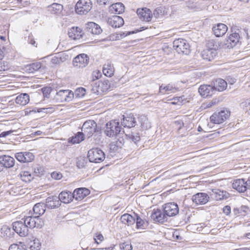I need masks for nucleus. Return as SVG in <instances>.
<instances>
[{"instance_id": "ea45409f", "label": "nucleus", "mask_w": 250, "mask_h": 250, "mask_svg": "<svg viewBox=\"0 0 250 250\" xmlns=\"http://www.w3.org/2000/svg\"><path fill=\"white\" fill-rule=\"evenodd\" d=\"M85 135L83 132H79L74 136L72 137L71 142L73 144H79L84 140Z\"/></svg>"}, {"instance_id": "2f4dec72", "label": "nucleus", "mask_w": 250, "mask_h": 250, "mask_svg": "<svg viewBox=\"0 0 250 250\" xmlns=\"http://www.w3.org/2000/svg\"><path fill=\"white\" fill-rule=\"evenodd\" d=\"M63 6L59 3H54L48 7V10L51 14L60 15L63 10Z\"/></svg>"}, {"instance_id": "423d86ee", "label": "nucleus", "mask_w": 250, "mask_h": 250, "mask_svg": "<svg viewBox=\"0 0 250 250\" xmlns=\"http://www.w3.org/2000/svg\"><path fill=\"white\" fill-rule=\"evenodd\" d=\"M173 47L178 53L188 54L189 53V45L187 41L178 39L173 42Z\"/></svg>"}, {"instance_id": "603ef678", "label": "nucleus", "mask_w": 250, "mask_h": 250, "mask_svg": "<svg viewBox=\"0 0 250 250\" xmlns=\"http://www.w3.org/2000/svg\"><path fill=\"white\" fill-rule=\"evenodd\" d=\"M62 177L61 173L60 172H53L51 173V177L55 180H60Z\"/></svg>"}, {"instance_id": "20e7f679", "label": "nucleus", "mask_w": 250, "mask_h": 250, "mask_svg": "<svg viewBox=\"0 0 250 250\" xmlns=\"http://www.w3.org/2000/svg\"><path fill=\"white\" fill-rule=\"evenodd\" d=\"M90 0H79L75 5L76 12L79 15H86L92 8Z\"/></svg>"}, {"instance_id": "39448f33", "label": "nucleus", "mask_w": 250, "mask_h": 250, "mask_svg": "<svg viewBox=\"0 0 250 250\" xmlns=\"http://www.w3.org/2000/svg\"><path fill=\"white\" fill-rule=\"evenodd\" d=\"M230 112L227 109H223L214 113L210 117V121L216 124H220L225 122L229 116Z\"/></svg>"}, {"instance_id": "b1692460", "label": "nucleus", "mask_w": 250, "mask_h": 250, "mask_svg": "<svg viewBox=\"0 0 250 250\" xmlns=\"http://www.w3.org/2000/svg\"><path fill=\"white\" fill-rule=\"evenodd\" d=\"M245 179H238L233 181L232 188L239 192H244L246 191Z\"/></svg>"}, {"instance_id": "864d4df0", "label": "nucleus", "mask_w": 250, "mask_h": 250, "mask_svg": "<svg viewBox=\"0 0 250 250\" xmlns=\"http://www.w3.org/2000/svg\"><path fill=\"white\" fill-rule=\"evenodd\" d=\"M130 138L135 143H137L140 140V137L138 133H132Z\"/></svg>"}, {"instance_id": "58836bf2", "label": "nucleus", "mask_w": 250, "mask_h": 250, "mask_svg": "<svg viewBox=\"0 0 250 250\" xmlns=\"http://www.w3.org/2000/svg\"><path fill=\"white\" fill-rule=\"evenodd\" d=\"M201 55L203 59L210 61L214 58V56H216V52L207 49H205L202 52Z\"/></svg>"}, {"instance_id": "ddd939ff", "label": "nucleus", "mask_w": 250, "mask_h": 250, "mask_svg": "<svg viewBox=\"0 0 250 250\" xmlns=\"http://www.w3.org/2000/svg\"><path fill=\"white\" fill-rule=\"evenodd\" d=\"M209 197L208 194L204 192H199L192 197V200L197 205L206 204L209 201Z\"/></svg>"}, {"instance_id": "5701e85b", "label": "nucleus", "mask_w": 250, "mask_h": 250, "mask_svg": "<svg viewBox=\"0 0 250 250\" xmlns=\"http://www.w3.org/2000/svg\"><path fill=\"white\" fill-rule=\"evenodd\" d=\"M68 35L72 39L77 40L83 37V33L81 28L73 27L69 30Z\"/></svg>"}, {"instance_id": "3c124183", "label": "nucleus", "mask_w": 250, "mask_h": 250, "mask_svg": "<svg viewBox=\"0 0 250 250\" xmlns=\"http://www.w3.org/2000/svg\"><path fill=\"white\" fill-rule=\"evenodd\" d=\"M62 62V59L57 56H54L51 59V62L53 64H59Z\"/></svg>"}, {"instance_id": "680f3d73", "label": "nucleus", "mask_w": 250, "mask_h": 250, "mask_svg": "<svg viewBox=\"0 0 250 250\" xmlns=\"http://www.w3.org/2000/svg\"><path fill=\"white\" fill-rule=\"evenodd\" d=\"M100 4H109L110 3V0H98Z\"/></svg>"}, {"instance_id": "774afa93", "label": "nucleus", "mask_w": 250, "mask_h": 250, "mask_svg": "<svg viewBox=\"0 0 250 250\" xmlns=\"http://www.w3.org/2000/svg\"><path fill=\"white\" fill-rule=\"evenodd\" d=\"M4 57V52L0 48V60H2Z\"/></svg>"}, {"instance_id": "0eeeda50", "label": "nucleus", "mask_w": 250, "mask_h": 250, "mask_svg": "<svg viewBox=\"0 0 250 250\" xmlns=\"http://www.w3.org/2000/svg\"><path fill=\"white\" fill-rule=\"evenodd\" d=\"M97 124L93 120L85 121L82 127V130L83 134L87 138H90L96 131Z\"/></svg>"}, {"instance_id": "69168bd1", "label": "nucleus", "mask_w": 250, "mask_h": 250, "mask_svg": "<svg viewBox=\"0 0 250 250\" xmlns=\"http://www.w3.org/2000/svg\"><path fill=\"white\" fill-rule=\"evenodd\" d=\"M100 73L98 72H94L93 73V76H95V79H93V80H95V79L97 80V79H98L99 78V76H100Z\"/></svg>"}, {"instance_id": "0e129e2a", "label": "nucleus", "mask_w": 250, "mask_h": 250, "mask_svg": "<svg viewBox=\"0 0 250 250\" xmlns=\"http://www.w3.org/2000/svg\"><path fill=\"white\" fill-rule=\"evenodd\" d=\"M34 172L37 175H39L42 172V168L41 167H38L37 168H35Z\"/></svg>"}, {"instance_id": "6ab92c4d", "label": "nucleus", "mask_w": 250, "mask_h": 250, "mask_svg": "<svg viewBox=\"0 0 250 250\" xmlns=\"http://www.w3.org/2000/svg\"><path fill=\"white\" fill-rule=\"evenodd\" d=\"M15 161L14 158L9 155H1L0 156V164L4 167L11 168L15 165Z\"/></svg>"}, {"instance_id": "c85d7f7f", "label": "nucleus", "mask_w": 250, "mask_h": 250, "mask_svg": "<svg viewBox=\"0 0 250 250\" xmlns=\"http://www.w3.org/2000/svg\"><path fill=\"white\" fill-rule=\"evenodd\" d=\"M121 123L125 127L130 128L135 126L136 122L133 115L130 114L124 117Z\"/></svg>"}, {"instance_id": "393cba45", "label": "nucleus", "mask_w": 250, "mask_h": 250, "mask_svg": "<svg viewBox=\"0 0 250 250\" xmlns=\"http://www.w3.org/2000/svg\"><path fill=\"white\" fill-rule=\"evenodd\" d=\"M60 202L67 204L73 200V193L69 191H63L61 192L58 197Z\"/></svg>"}, {"instance_id": "f03ea898", "label": "nucleus", "mask_w": 250, "mask_h": 250, "mask_svg": "<svg viewBox=\"0 0 250 250\" xmlns=\"http://www.w3.org/2000/svg\"><path fill=\"white\" fill-rule=\"evenodd\" d=\"M121 130L119 122L111 121L106 123L104 133L106 136L113 137L119 134Z\"/></svg>"}, {"instance_id": "7ed1b4c3", "label": "nucleus", "mask_w": 250, "mask_h": 250, "mask_svg": "<svg viewBox=\"0 0 250 250\" xmlns=\"http://www.w3.org/2000/svg\"><path fill=\"white\" fill-rule=\"evenodd\" d=\"M87 157L90 162L98 163L104 160L105 154L98 148H92L88 151Z\"/></svg>"}, {"instance_id": "79ce46f5", "label": "nucleus", "mask_w": 250, "mask_h": 250, "mask_svg": "<svg viewBox=\"0 0 250 250\" xmlns=\"http://www.w3.org/2000/svg\"><path fill=\"white\" fill-rule=\"evenodd\" d=\"M22 187L19 184L13 186L10 189V194L13 195L21 194L23 193Z\"/></svg>"}, {"instance_id": "4d7b16f0", "label": "nucleus", "mask_w": 250, "mask_h": 250, "mask_svg": "<svg viewBox=\"0 0 250 250\" xmlns=\"http://www.w3.org/2000/svg\"><path fill=\"white\" fill-rule=\"evenodd\" d=\"M223 211L226 215H229L231 212V208L229 206H226L223 208Z\"/></svg>"}, {"instance_id": "a878e982", "label": "nucleus", "mask_w": 250, "mask_h": 250, "mask_svg": "<svg viewBox=\"0 0 250 250\" xmlns=\"http://www.w3.org/2000/svg\"><path fill=\"white\" fill-rule=\"evenodd\" d=\"M46 208L49 209H54L58 208L61 203L57 197H48L46 200Z\"/></svg>"}, {"instance_id": "6e6552de", "label": "nucleus", "mask_w": 250, "mask_h": 250, "mask_svg": "<svg viewBox=\"0 0 250 250\" xmlns=\"http://www.w3.org/2000/svg\"><path fill=\"white\" fill-rule=\"evenodd\" d=\"M240 39V36L238 33H233L231 34L224 42L223 46L225 48H232L234 47L238 42Z\"/></svg>"}, {"instance_id": "338daca9", "label": "nucleus", "mask_w": 250, "mask_h": 250, "mask_svg": "<svg viewBox=\"0 0 250 250\" xmlns=\"http://www.w3.org/2000/svg\"><path fill=\"white\" fill-rule=\"evenodd\" d=\"M245 183H246L245 186L246 187V190L247 189H250V180H248L247 181L245 180Z\"/></svg>"}, {"instance_id": "4be33fe9", "label": "nucleus", "mask_w": 250, "mask_h": 250, "mask_svg": "<svg viewBox=\"0 0 250 250\" xmlns=\"http://www.w3.org/2000/svg\"><path fill=\"white\" fill-rule=\"evenodd\" d=\"M212 195L216 200L219 201L227 199L229 197V194L225 190H222L220 189H212Z\"/></svg>"}, {"instance_id": "a18cd8bd", "label": "nucleus", "mask_w": 250, "mask_h": 250, "mask_svg": "<svg viewBox=\"0 0 250 250\" xmlns=\"http://www.w3.org/2000/svg\"><path fill=\"white\" fill-rule=\"evenodd\" d=\"M42 64L41 62H37L33 63L28 66V70L29 72L33 73L34 71H37L41 67Z\"/></svg>"}, {"instance_id": "473e14b6", "label": "nucleus", "mask_w": 250, "mask_h": 250, "mask_svg": "<svg viewBox=\"0 0 250 250\" xmlns=\"http://www.w3.org/2000/svg\"><path fill=\"white\" fill-rule=\"evenodd\" d=\"M121 222L128 226H130L131 225H133L136 222L135 216H132L129 214H124L121 217Z\"/></svg>"}, {"instance_id": "aec40b11", "label": "nucleus", "mask_w": 250, "mask_h": 250, "mask_svg": "<svg viewBox=\"0 0 250 250\" xmlns=\"http://www.w3.org/2000/svg\"><path fill=\"white\" fill-rule=\"evenodd\" d=\"M73 193L74 198L77 201H81L90 193V191L86 188H81L75 189Z\"/></svg>"}, {"instance_id": "8fccbe9b", "label": "nucleus", "mask_w": 250, "mask_h": 250, "mask_svg": "<svg viewBox=\"0 0 250 250\" xmlns=\"http://www.w3.org/2000/svg\"><path fill=\"white\" fill-rule=\"evenodd\" d=\"M75 94L77 96L81 97L85 95V90L83 87H80L76 89L75 91Z\"/></svg>"}, {"instance_id": "37998d69", "label": "nucleus", "mask_w": 250, "mask_h": 250, "mask_svg": "<svg viewBox=\"0 0 250 250\" xmlns=\"http://www.w3.org/2000/svg\"><path fill=\"white\" fill-rule=\"evenodd\" d=\"M136 218V226L138 229H145L147 222L142 219L137 214L134 213Z\"/></svg>"}, {"instance_id": "dca6fc26", "label": "nucleus", "mask_w": 250, "mask_h": 250, "mask_svg": "<svg viewBox=\"0 0 250 250\" xmlns=\"http://www.w3.org/2000/svg\"><path fill=\"white\" fill-rule=\"evenodd\" d=\"M151 219L156 222L163 223L167 220L166 214L160 209H154L151 214Z\"/></svg>"}, {"instance_id": "7c9ffc66", "label": "nucleus", "mask_w": 250, "mask_h": 250, "mask_svg": "<svg viewBox=\"0 0 250 250\" xmlns=\"http://www.w3.org/2000/svg\"><path fill=\"white\" fill-rule=\"evenodd\" d=\"M46 205L43 203H39L35 204L33 208L34 214L37 215L35 217H38L44 214L46 209Z\"/></svg>"}, {"instance_id": "13d9d810", "label": "nucleus", "mask_w": 250, "mask_h": 250, "mask_svg": "<svg viewBox=\"0 0 250 250\" xmlns=\"http://www.w3.org/2000/svg\"><path fill=\"white\" fill-rule=\"evenodd\" d=\"M104 240V237L102 234H97L95 238H94V240L96 243L97 244H99V242L97 241V240H99L100 242L103 241Z\"/></svg>"}, {"instance_id": "de8ad7c7", "label": "nucleus", "mask_w": 250, "mask_h": 250, "mask_svg": "<svg viewBox=\"0 0 250 250\" xmlns=\"http://www.w3.org/2000/svg\"><path fill=\"white\" fill-rule=\"evenodd\" d=\"M41 244L39 242V240L35 239L31 242V244L30 246V249L31 250H39L40 249Z\"/></svg>"}, {"instance_id": "49530a36", "label": "nucleus", "mask_w": 250, "mask_h": 250, "mask_svg": "<svg viewBox=\"0 0 250 250\" xmlns=\"http://www.w3.org/2000/svg\"><path fill=\"white\" fill-rule=\"evenodd\" d=\"M207 46L208 47L207 49H209L215 52H216V50L218 48V45L215 42L212 40L208 42Z\"/></svg>"}, {"instance_id": "c756f323", "label": "nucleus", "mask_w": 250, "mask_h": 250, "mask_svg": "<svg viewBox=\"0 0 250 250\" xmlns=\"http://www.w3.org/2000/svg\"><path fill=\"white\" fill-rule=\"evenodd\" d=\"M227 87V82L222 79H217L213 81V87L215 91H223L226 89Z\"/></svg>"}, {"instance_id": "bf43d9fd", "label": "nucleus", "mask_w": 250, "mask_h": 250, "mask_svg": "<svg viewBox=\"0 0 250 250\" xmlns=\"http://www.w3.org/2000/svg\"><path fill=\"white\" fill-rule=\"evenodd\" d=\"M117 146L116 145L114 144V143L110 144V148H112L113 147V149H114L115 147H121V142L120 141L119 143L118 142H116Z\"/></svg>"}, {"instance_id": "412c9836", "label": "nucleus", "mask_w": 250, "mask_h": 250, "mask_svg": "<svg viewBox=\"0 0 250 250\" xmlns=\"http://www.w3.org/2000/svg\"><path fill=\"white\" fill-rule=\"evenodd\" d=\"M212 30L215 36L222 37L227 32L228 27L224 23H219L213 27Z\"/></svg>"}, {"instance_id": "a19ab883", "label": "nucleus", "mask_w": 250, "mask_h": 250, "mask_svg": "<svg viewBox=\"0 0 250 250\" xmlns=\"http://www.w3.org/2000/svg\"><path fill=\"white\" fill-rule=\"evenodd\" d=\"M20 176L21 180L26 183L30 182L33 179L32 175L28 171H21Z\"/></svg>"}, {"instance_id": "cd10ccee", "label": "nucleus", "mask_w": 250, "mask_h": 250, "mask_svg": "<svg viewBox=\"0 0 250 250\" xmlns=\"http://www.w3.org/2000/svg\"><path fill=\"white\" fill-rule=\"evenodd\" d=\"M109 11L112 14H120L124 12L125 6L121 2H117L110 5Z\"/></svg>"}, {"instance_id": "f704fd0d", "label": "nucleus", "mask_w": 250, "mask_h": 250, "mask_svg": "<svg viewBox=\"0 0 250 250\" xmlns=\"http://www.w3.org/2000/svg\"><path fill=\"white\" fill-rule=\"evenodd\" d=\"M14 232L11 229V228L6 226L3 225L2 226L0 230V235L4 238H10L13 237Z\"/></svg>"}, {"instance_id": "9d476101", "label": "nucleus", "mask_w": 250, "mask_h": 250, "mask_svg": "<svg viewBox=\"0 0 250 250\" xmlns=\"http://www.w3.org/2000/svg\"><path fill=\"white\" fill-rule=\"evenodd\" d=\"M110 87V84L108 80L99 81L96 83L92 88L94 93L97 94H102L107 91Z\"/></svg>"}, {"instance_id": "bb28decb", "label": "nucleus", "mask_w": 250, "mask_h": 250, "mask_svg": "<svg viewBox=\"0 0 250 250\" xmlns=\"http://www.w3.org/2000/svg\"><path fill=\"white\" fill-rule=\"evenodd\" d=\"M178 91V88L172 84H162L159 87V92L162 94H170Z\"/></svg>"}, {"instance_id": "2eb2a0df", "label": "nucleus", "mask_w": 250, "mask_h": 250, "mask_svg": "<svg viewBox=\"0 0 250 250\" xmlns=\"http://www.w3.org/2000/svg\"><path fill=\"white\" fill-rule=\"evenodd\" d=\"M137 14L139 18L142 21L148 22L151 20L152 18L151 10L146 7L138 9Z\"/></svg>"}, {"instance_id": "4c0bfd02", "label": "nucleus", "mask_w": 250, "mask_h": 250, "mask_svg": "<svg viewBox=\"0 0 250 250\" xmlns=\"http://www.w3.org/2000/svg\"><path fill=\"white\" fill-rule=\"evenodd\" d=\"M138 120L140 126L143 129H147L151 127L150 123L146 116L142 115L138 117Z\"/></svg>"}, {"instance_id": "f8f14e48", "label": "nucleus", "mask_w": 250, "mask_h": 250, "mask_svg": "<svg viewBox=\"0 0 250 250\" xmlns=\"http://www.w3.org/2000/svg\"><path fill=\"white\" fill-rule=\"evenodd\" d=\"M89 57L85 54H81L77 56L73 61L74 66L78 67H84L89 63Z\"/></svg>"}, {"instance_id": "e2e57ef3", "label": "nucleus", "mask_w": 250, "mask_h": 250, "mask_svg": "<svg viewBox=\"0 0 250 250\" xmlns=\"http://www.w3.org/2000/svg\"><path fill=\"white\" fill-rule=\"evenodd\" d=\"M123 249L124 250H131L132 248L131 244H124Z\"/></svg>"}, {"instance_id": "e433bc0d", "label": "nucleus", "mask_w": 250, "mask_h": 250, "mask_svg": "<svg viewBox=\"0 0 250 250\" xmlns=\"http://www.w3.org/2000/svg\"><path fill=\"white\" fill-rule=\"evenodd\" d=\"M16 103L21 105H25L29 101V96L26 93H22L18 96L16 99Z\"/></svg>"}, {"instance_id": "f3484780", "label": "nucleus", "mask_w": 250, "mask_h": 250, "mask_svg": "<svg viewBox=\"0 0 250 250\" xmlns=\"http://www.w3.org/2000/svg\"><path fill=\"white\" fill-rule=\"evenodd\" d=\"M198 92L201 96L207 98L211 97L214 93L215 90L213 86L210 85L204 84L199 87Z\"/></svg>"}, {"instance_id": "9b49d317", "label": "nucleus", "mask_w": 250, "mask_h": 250, "mask_svg": "<svg viewBox=\"0 0 250 250\" xmlns=\"http://www.w3.org/2000/svg\"><path fill=\"white\" fill-rule=\"evenodd\" d=\"M163 210L167 217L174 216L179 213L178 205L174 203H168L163 206Z\"/></svg>"}, {"instance_id": "4468645a", "label": "nucleus", "mask_w": 250, "mask_h": 250, "mask_svg": "<svg viewBox=\"0 0 250 250\" xmlns=\"http://www.w3.org/2000/svg\"><path fill=\"white\" fill-rule=\"evenodd\" d=\"M15 158L21 163H29L34 159V155L30 152H20L15 154Z\"/></svg>"}, {"instance_id": "72a5a7b5", "label": "nucleus", "mask_w": 250, "mask_h": 250, "mask_svg": "<svg viewBox=\"0 0 250 250\" xmlns=\"http://www.w3.org/2000/svg\"><path fill=\"white\" fill-rule=\"evenodd\" d=\"M87 28L89 32L94 35H99L102 31L100 26L93 22H90L88 23Z\"/></svg>"}, {"instance_id": "052dcab7", "label": "nucleus", "mask_w": 250, "mask_h": 250, "mask_svg": "<svg viewBox=\"0 0 250 250\" xmlns=\"http://www.w3.org/2000/svg\"><path fill=\"white\" fill-rule=\"evenodd\" d=\"M12 132H13V131L12 130H9V131H4V132H2L0 134V137H6V136L10 134Z\"/></svg>"}, {"instance_id": "c03bdc74", "label": "nucleus", "mask_w": 250, "mask_h": 250, "mask_svg": "<svg viewBox=\"0 0 250 250\" xmlns=\"http://www.w3.org/2000/svg\"><path fill=\"white\" fill-rule=\"evenodd\" d=\"M9 250H26V246L22 243L20 242L18 244L11 245Z\"/></svg>"}, {"instance_id": "5fc2aeb1", "label": "nucleus", "mask_w": 250, "mask_h": 250, "mask_svg": "<svg viewBox=\"0 0 250 250\" xmlns=\"http://www.w3.org/2000/svg\"><path fill=\"white\" fill-rule=\"evenodd\" d=\"M42 91L44 97H48L51 91L50 87H46L42 89Z\"/></svg>"}, {"instance_id": "f257e3e1", "label": "nucleus", "mask_w": 250, "mask_h": 250, "mask_svg": "<svg viewBox=\"0 0 250 250\" xmlns=\"http://www.w3.org/2000/svg\"><path fill=\"white\" fill-rule=\"evenodd\" d=\"M43 225V221L41 218L32 216H27L12 224L13 229L21 237H25L28 234L29 228L41 229Z\"/></svg>"}, {"instance_id": "6e6d98bb", "label": "nucleus", "mask_w": 250, "mask_h": 250, "mask_svg": "<svg viewBox=\"0 0 250 250\" xmlns=\"http://www.w3.org/2000/svg\"><path fill=\"white\" fill-rule=\"evenodd\" d=\"M85 162L84 159H81L78 161L77 162V166L79 168H82L85 167Z\"/></svg>"}, {"instance_id": "c9c22d12", "label": "nucleus", "mask_w": 250, "mask_h": 250, "mask_svg": "<svg viewBox=\"0 0 250 250\" xmlns=\"http://www.w3.org/2000/svg\"><path fill=\"white\" fill-rule=\"evenodd\" d=\"M103 72L104 74L106 77H112L114 73L113 65L109 62L105 63L103 66Z\"/></svg>"}, {"instance_id": "a211bd4d", "label": "nucleus", "mask_w": 250, "mask_h": 250, "mask_svg": "<svg viewBox=\"0 0 250 250\" xmlns=\"http://www.w3.org/2000/svg\"><path fill=\"white\" fill-rule=\"evenodd\" d=\"M107 23L114 28H119L124 24V21L120 16H113L108 18Z\"/></svg>"}, {"instance_id": "09e8293b", "label": "nucleus", "mask_w": 250, "mask_h": 250, "mask_svg": "<svg viewBox=\"0 0 250 250\" xmlns=\"http://www.w3.org/2000/svg\"><path fill=\"white\" fill-rule=\"evenodd\" d=\"M240 106L244 110L247 111L250 107V99H247L241 103Z\"/></svg>"}, {"instance_id": "1a4fd4ad", "label": "nucleus", "mask_w": 250, "mask_h": 250, "mask_svg": "<svg viewBox=\"0 0 250 250\" xmlns=\"http://www.w3.org/2000/svg\"><path fill=\"white\" fill-rule=\"evenodd\" d=\"M74 97L73 93L69 90H61L55 96L56 99L60 102H69Z\"/></svg>"}]
</instances>
